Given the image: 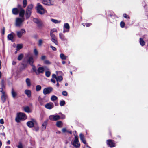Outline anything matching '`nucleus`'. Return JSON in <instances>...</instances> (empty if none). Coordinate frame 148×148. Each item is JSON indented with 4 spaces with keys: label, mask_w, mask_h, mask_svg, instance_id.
Wrapping results in <instances>:
<instances>
[{
    "label": "nucleus",
    "mask_w": 148,
    "mask_h": 148,
    "mask_svg": "<svg viewBox=\"0 0 148 148\" xmlns=\"http://www.w3.org/2000/svg\"><path fill=\"white\" fill-rule=\"evenodd\" d=\"M50 36L51 37V38H56L55 35L53 33H50Z\"/></svg>",
    "instance_id": "c03bdc74"
},
{
    "label": "nucleus",
    "mask_w": 148,
    "mask_h": 148,
    "mask_svg": "<svg viewBox=\"0 0 148 148\" xmlns=\"http://www.w3.org/2000/svg\"><path fill=\"white\" fill-rule=\"evenodd\" d=\"M84 148H91V147L86 144L84 146Z\"/></svg>",
    "instance_id": "13d9d810"
},
{
    "label": "nucleus",
    "mask_w": 148,
    "mask_h": 148,
    "mask_svg": "<svg viewBox=\"0 0 148 148\" xmlns=\"http://www.w3.org/2000/svg\"><path fill=\"white\" fill-rule=\"evenodd\" d=\"M44 63L47 64H51L50 62L48 60H45L44 61Z\"/></svg>",
    "instance_id": "09e8293b"
},
{
    "label": "nucleus",
    "mask_w": 148,
    "mask_h": 148,
    "mask_svg": "<svg viewBox=\"0 0 148 148\" xmlns=\"http://www.w3.org/2000/svg\"><path fill=\"white\" fill-rule=\"evenodd\" d=\"M65 104V101L64 100L61 101L60 103V105L61 106H64Z\"/></svg>",
    "instance_id": "a19ab883"
},
{
    "label": "nucleus",
    "mask_w": 148,
    "mask_h": 148,
    "mask_svg": "<svg viewBox=\"0 0 148 148\" xmlns=\"http://www.w3.org/2000/svg\"><path fill=\"white\" fill-rule=\"evenodd\" d=\"M52 77L53 78H55L56 79L57 78V77L56 75L55 74H53L52 75Z\"/></svg>",
    "instance_id": "0e129e2a"
},
{
    "label": "nucleus",
    "mask_w": 148,
    "mask_h": 148,
    "mask_svg": "<svg viewBox=\"0 0 148 148\" xmlns=\"http://www.w3.org/2000/svg\"><path fill=\"white\" fill-rule=\"evenodd\" d=\"M62 94L63 96H67V95H68L67 92L66 91H63L62 92Z\"/></svg>",
    "instance_id": "49530a36"
},
{
    "label": "nucleus",
    "mask_w": 148,
    "mask_h": 148,
    "mask_svg": "<svg viewBox=\"0 0 148 148\" xmlns=\"http://www.w3.org/2000/svg\"><path fill=\"white\" fill-rule=\"evenodd\" d=\"M5 32V28L4 27H3V28L2 30L1 31V33L2 35H4V34Z\"/></svg>",
    "instance_id": "5fc2aeb1"
},
{
    "label": "nucleus",
    "mask_w": 148,
    "mask_h": 148,
    "mask_svg": "<svg viewBox=\"0 0 148 148\" xmlns=\"http://www.w3.org/2000/svg\"><path fill=\"white\" fill-rule=\"evenodd\" d=\"M24 111L27 112L29 113L30 112V110L28 106H26L24 108Z\"/></svg>",
    "instance_id": "c756f323"
},
{
    "label": "nucleus",
    "mask_w": 148,
    "mask_h": 148,
    "mask_svg": "<svg viewBox=\"0 0 148 148\" xmlns=\"http://www.w3.org/2000/svg\"><path fill=\"white\" fill-rule=\"evenodd\" d=\"M51 21L55 23H59L61 22V21H58L57 20L51 19Z\"/></svg>",
    "instance_id": "473e14b6"
},
{
    "label": "nucleus",
    "mask_w": 148,
    "mask_h": 148,
    "mask_svg": "<svg viewBox=\"0 0 148 148\" xmlns=\"http://www.w3.org/2000/svg\"><path fill=\"white\" fill-rule=\"evenodd\" d=\"M41 87L40 85H38L36 87V90L37 91H38L40 90Z\"/></svg>",
    "instance_id": "e433bc0d"
},
{
    "label": "nucleus",
    "mask_w": 148,
    "mask_h": 148,
    "mask_svg": "<svg viewBox=\"0 0 148 148\" xmlns=\"http://www.w3.org/2000/svg\"><path fill=\"white\" fill-rule=\"evenodd\" d=\"M27 3V0H23V7L25 8L26 6Z\"/></svg>",
    "instance_id": "f704fd0d"
},
{
    "label": "nucleus",
    "mask_w": 148,
    "mask_h": 148,
    "mask_svg": "<svg viewBox=\"0 0 148 148\" xmlns=\"http://www.w3.org/2000/svg\"><path fill=\"white\" fill-rule=\"evenodd\" d=\"M36 8L37 12L40 14L42 15L47 12V11L40 3H37Z\"/></svg>",
    "instance_id": "f03ea898"
},
{
    "label": "nucleus",
    "mask_w": 148,
    "mask_h": 148,
    "mask_svg": "<svg viewBox=\"0 0 148 148\" xmlns=\"http://www.w3.org/2000/svg\"><path fill=\"white\" fill-rule=\"evenodd\" d=\"M60 57L62 60H65L66 59L67 57L64 54L61 53L60 55Z\"/></svg>",
    "instance_id": "7c9ffc66"
},
{
    "label": "nucleus",
    "mask_w": 148,
    "mask_h": 148,
    "mask_svg": "<svg viewBox=\"0 0 148 148\" xmlns=\"http://www.w3.org/2000/svg\"><path fill=\"white\" fill-rule=\"evenodd\" d=\"M51 81L54 83H55L56 82V80L52 79H51Z\"/></svg>",
    "instance_id": "774afa93"
},
{
    "label": "nucleus",
    "mask_w": 148,
    "mask_h": 148,
    "mask_svg": "<svg viewBox=\"0 0 148 148\" xmlns=\"http://www.w3.org/2000/svg\"><path fill=\"white\" fill-rule=\"evenodd\" d=\"M79 138L82 141L84 144H86V142L85 140L84 135L83 134L81 133L79 134Z\"/></svg>",
    "instance_id": "a211bd4d"
},
{
    "label": "nucleus",
    "mask_w": 148,
    "mask_h": 148,
    "mask_svg": "<svg viewBox=\"0 0 148 148\" xmlns=\"http://www.w3.org/2000/svg\"><path fill=\"white\" fill-rule=\"evenodd\" d=\"M45 106L47 109H51L53 108L54 105L52 103L50 102L46 104Z\"/></svg>",
    "instance_id": "f8f14e48"
},
{
    "label": "nucleus",
    "mask_w": 148,
    "mask_h": 148,
    "mask_svg": "<svg viewBox=\"0 0 148 148\" xmlns=\"http://www.w3.org/2000/svg\"><path fill=\"white\" fill-rule=\"evenodd\" d=\"M14 34L13 33L8 34L7 36L8 39L12 41L14 38Z\"/></svg>",
    "instance_id": "5701e85b"
},
{
    "label": "nucleus",
    "mask_w": 148,
    "mask_h": 148,
    "mask_svg": "<svg viewBox=\"0 0 148 148\" xmlns=\"http://www.w3.org/2000/svg\"><path fill=\"white\" fill-rule=\"evenodd\" d=\"M11 94L12 96V97L14 98H15L16 96L17 95V94L16 93L14 90L13 88L12 89V91H11Z\"/></svg>",
    "instance_id": "bb28decb"
},
{
    "label": "nucleus",
    "mask_w": 148,
    "mask_h": 148,
    "mask_svg": "<svg viewBox=\"0 0 148 148\" xmlns=\"http://www.w3.org/2000/svg\"><path fill=\"white\" fill-rule=\"evenodd\" d=\"M49 119L51 121H56L60 119V116L58 115H51L49 116Z\"/></svg>",
    "instance_id": "0eeeda50"
},
{
    "label": "nucleus",
    "mask_w": 148,
    "mask_h": 148,
    "mask_svg": "<svg viewBox=\"0 0 148 148\" xmlns=\"http://www.w3.org/2000/svg\"><path fill=\"white\" fill-rule=\"evenodd\" d=\"M33 21L37 24L38 26L40 28L42 27L43 26V24L40 20L36 18H34Z\"/></svg>",
    "instance_id": "423d86ee"
},
{
    "label": "nucleus",
    "mask_w": 148,
    "mask_h": 148,
    "mask_svg": "<svg viewBox=\"0 0 148 148\" xmlns=\"http://www.w3.org/2000/svg\"><path fill=\"white\" fill-rule=\"evenodd\" d=\"M34 54L36 56H37L38 54V51H37V50L36 49H35L34 50Z\"/></svg>",
    "instance_id": "603ef678"
},
{
    "label": "nucleus",
    "mask_w": 148,
    "mask_h": 148,
    "mask_svg": "<svg viewBox=\"0 0 148 148\" xmlns=\"http://www.w3.org/2000/svg\"><path fill=\"white\" fill-rule=\"evenodd\" d=\"M39 127L38 126H34L33 129V130L36 131H38L39 130Z\"/></svg>",
    "instance_id": "a18cd8bd"
},
{
    "label": "nucleus",
    "mask_w": 148,
    "mask_h": 148,
    "mask_svg": "<svg viewBox=\"0 0 148 148\" xmlns=\"http://www.w3.org/2000/svg\"><path fill=\"white\" fill-rule=\"evenodd\" d=\"M36 122L35 120L33 119L32 121L27 123V125L29 127L31 128L34 127L35 124H36Z\"/></svg>",
    "instance_id": "9b49d317"
},
{
    "label": "nucleus",
    "mask_w": 148,
    "mask_h": 148,
    "mask_svg": "<svg viewBox=\"0 0 148 148\" xmlns=\"http://www.w3.org/2000/svg\"><path fill=\"white\" fill-rule=\"evenodd\" d=\"M64 30L63 33H65L66 32H69L70 29V26L67 23H65L64 25Z\"/></svg>",
    "instance_id": "1a4fd4ad"
},
{
    "label": "nucleus",
    "mask_w": 148,
    "mask_h": 148,
    "mask_svg": "<svg viewBox=\"0 0 148 148\" xmlns=\"http://www.w3.org/2000/svg\"><path fill=\"white\" fill-rule=\"evenodd\" d=\"M46 57L45 56H42L41 57V59L42 60H44L46 59Z\"/></svg>",
    "instance_id": "4d7b16f0"
},
{
    "label": "nucleus",
    "mask_w": 148,
    "mask_h": 148,
    "mask_svg": "<svg viewBox=\"0 0 148 148\" xmlns=\"http://www.w3.org/2000/svg\"><path fill=\"white\" fill-rule=\"evenodd\" d=\"M23 57V55L22 54H20L18 57V60H21Z\"/></svg>",
    "instance_id": "58836bf2"
},
{
    "label": "nucleus",
    "mask_w": 148,
    "mask_h": 148,
    "mask_svg": "<svg viewBox=\"0 0 148 148\" xmlns=\"http://www.w3.org/2000/svg\"><path fill=\"white\" fill-rule=\"evenodd\" d=\"M42 2L44 5L50 6L53 5V2L50 0H41Z\"/></svg>",
    "instance_id": "9d476101"
},
{
    "label": "nucleus",
    "mask_w": 148,
    "mask_h": 148,
    "mask_svg": "<svg viewBox=\"0 0 148 148\" xmlns=\"http://www.w3.org/2000/svg\"><path fill=\"white\" fill-rule=\"evenodd\" d=\"M56 81H61L63 80V78L61 76H58L56 79Z\"/></svg>",
    "instance_id": "72a5a7b5"
},
{
    "label": "nucleus",
    "mask_w": 148,
    "mask_h": 148,
    "mask_svg": "<svg viewBox=\"0 0 148 148\" xmlns=\"http://www.w3.org/2000/svg\"><path fill=\"white\" fill-rule=\"evenodd\" d=\"M24 93L27 95L28 97L29 98L31 97V92L30 90L27 89L25 90Z\"/></svg>",
    "instance_id": "412c9836"
},
{
    "label": "nucleus",
    "mask_w": 148,
    "mask_h": 148,
    "mask_svg": "<svg viewBox=\"0 0 148 148\" xmlns=\"http://www.w3.org/2000/svg\"><path fill=\"white\" fill-rule=\"evenodd\" d=\"M140 43L142 46H144L145 44V42L144 41L143 39L142 38H140Z\"/></svg>",
    "instance_id": "c85d7f7f"
},
{
    "label": "nucleus",
    "mask_w": 148,
    "mask_h": 148,
    "mask_svg": "<svg viewBox=\"0 0 148 148\" xmlns=\"http://www.w3.org/2000/svg\"><path fill=\"white\" fill-rule=\"evenodd\" d=\"M27 86L29 87L31 85V82L30 79L29 78H27L25 80Z\"/></svg>",
    "instance_id": "a878e982"
},
{
    "label": "nucleus",
    "mask_w": 148,
    "mask_h": 148,
    "mask_svg": "<svg viewBox=\"0 0 148 148\" xmlns=\"http://www.w3.org/2000/svg\"><path fill=\"white\" fill-rule=\"evenodd\" d=\"M43 42V40L41 39H40L38 41V45L39 46H41Z\"/></svg>",
    "instance_id": "4c0bfd02"
},
{
    "label": "nucleus",
    "mask_w": 148,
    "mask_h": 148,
    "mask_svg": "<svg viewBox=\"0 0 148 148\" xmlns=\"http://www.w3.org/2000/svg\"><path fill=\"white\" fill-rule=\"evenodd\" d=\"M12 14L15 15H17L19 12V10L17 8H14L12 9Z\"/></svg>",
    "instance_id": "aec40b11"
},
{
    "label": "nucleus",
    "mask_w": 148,
    "mask_h": 148,
    "mask_svg": "<svg viewBox=\"0 0 148 148\" xmlns=\"http://www.w3.org/2000/svg\"><path fill=\"white\" fill-rule=\"evenodd\" d=\"M72 144L75 148H79L80 146V144L78 140V136H75V139Z\"/></svg>",
    "instance_id": "20e7f679"
},
{
    "label": "nucleus",
    "mask_w": 148,
    "mask_h": 148,
    "mask_svg": "<svg viewBox=\"0 0 148 148\" xmlns=\"http://www.w3.org/2000/svg\"><path fill=\"white\" fill-rule=\"evenodd\" d=\"M44 71V68L43 67H39L37 71V74H39L40 73H43Z\"/></svg>",
    "instance_id": "4be33fe9"
},
{
    "label": "nucleus",
    "mask_w": 148,
    "mask_h": 148,
    "mask_svg": "<svg viewBox=\"0 0 148 148\" xmlns=\"http://www.w3.org/2000/svg\"><path fill=\"white\" fill-rule=\"evenodd\" d=\"M27 62L31 65H33L34 62L33 57H29L27 60Z\"/></svg>",
    "instance_id": "6ab92c4d"
},
{
    "label": "nucleus",
    "mask_w": 148,
    "mask_h": 148,
    "mask_svg": "<svg viewBox=\"0 0 148 148\" xmlns=\"http://www.w3.org/2000/svg\"><path fill=\"white\" fill-rule=\"evenodd\" d=\"M51 75V73L49 71H46L45 72V75L47 77H49Z\"/></svg>",
    "instance_id": "ea45409f"
},
{
    "label": "nucleus",
    "mask_w": 148,
    "mask_h": 148,
    "mask_svg": "<svg viewBox=\"0 0 148 148\" xmlns=\"http://www.w3.org/2000/svg\"><path fill=\"white\" fill-rule=\"evenodd\" d=\"M0 92H1L3 94V93H6L4 91H3V88H0Z\"/></svg>",
    "instance_id": "bf43d9fd"
},
{
    "label": "nucleus",
    "mask_w": 148,
    "mask_h": 148,
    "mask_svg": "<svg viewBox=\"0 0 148 148\" xmlns=\"http://www.w3.org/2000/svg\"><path fill=\"white\" fill-rule=\"evenodd\" d=\"M39 102V103L42 106L43 105V104L44 103L43 101V99H42V100H41Z\"/></svg>",
    "instance_id": "864d4df0"
},
{
    "label": "nucleus",
    "mask_w": 148,
    "mask_h": 148,
    "mask_svg": "<svg viewBox=\"0 0 148 148\" xmlns=\"http://www.w3.org/2000/svg\"><path fill=\"white\" fill-rule=\"evenodd\" d=\"M33 8L32 4H30L27 7L26 11L25 12V16L27 19H28L30 16L31 14V11Z\"/></svg>",
    "instance_id": "7ed1b4c3"
},
{
    "label": "nucleus",
    "mask_w": 148,
    "mask_h": 148,
    "mask_svg": "<svg viewBox=\"0 0 148 148\" xmlns=\"http://www.w3.org/2000/svg\"><path fill=\"white\" fill-rule=\"evenodd\" d=\"M57 30L56 29L54 28L51 29L50 32V33H53V32H57Z\"/></svg>",
    "instance_id": "8fccbe9b"
},
{
    "label": "nucleus",
    "mask_w": 148,
    "mask_h": 148,
    "mask_svg": "<svg viewBox=\"0 0 148 148\" xmlns=\"http://www.w3.org/2000/svg\"><path fill=\"white\" fill-rule=\"evenodd\" d=\"M27 116L24 113H19L17 114L15 120L17 122L19 123L21 121L25 120Z\"/></svg>",
    "instance_id": "f257e3e1"
},
{
    "label": "nucleus",
    "mask_w": 148,
    "mask_h": 148,
    "mask_svg": "<svg viewBox=\"0 0 148 148\" xmlns=\"http://www.w3.org/2000/svg\"><path fill=\"white\" fill-rule=\"evenodd\" d=\"M60 38L62 41H65L66 40L65 38V36L62 33H60L59 34Z\"/></svg>",
    "instance_id": "b1692460"
},
{
    "label": "nucleus",
    "mask_w": 148,
    "mask_h": 148,
    "mask_svg": "<svg viewBox=\"0 0 148 148\" xmlns=\"http://www.w3.org/2000/svg\"><path fill=\"white\" fill-rule=\"evenodd\" d=\"M48 120H47L44 121L43 123L41 126V127L42 130H45L46 128V126L47 125Z\"/></svg>",
    "instance_id": "f3484780"
},
{
    "label": "nucleus",
    "mask_w": 148,
    "mask_h": 148,
    "mask_svg": "<svg viewBox=\"0 0 148 148\" xmlns=\"http://www.w3.org/2000/svg\"><path fill=\"white\" fill-rule=\"evenodd\" d=\"M58 99L57 97L55 95H53L51 96V100L52 101H56Z\"/></svg>",
    "instance_id": "c9c22d12"
},
{
    "label": "nucleus",
    "mask_w": 148,
    "mask_h": 148,
    "mask_svg": "<svg viewBox=\"0 0 148 148\" xmlns=\"http://www.w3.org/2000/svg\"><path fill=\"white\" fill-rule=\"evenodd\" d=\"M25 33V31L24 29H21L20 31H18L17 32V36L19 38H21L23 33Z\"/></svg>",
    "instance_id": "2eb2a0df"
},
{
    "label": "nucleus",
    "mask_w": 148,
    "mask_h": 148,
    "mask_svg": "<svg viewBox=\"0 0 148 148\" xmlns=\"http://www.w3.org/2000/svg\"><path fill=\"white\" fill-rule=\"evenodd\" d=\"M25 18H17L15 20V25L17 27H20L22 23L24 21Z\"/></svg>",
    "instance_id": "39448f33"
},
{
    "label": "nucleus",
    "mask_w": 148,
    "mask_h": 148,
    "mask_svg": "<svg viewBox=\"0 0 148 148\" xmlns=\"http://www.w3.org/2000/svg\"><path fill=\"white\" fill-rule=\"evenodd\" d=\"M123 16L124 18L127 19H129L130 18V17L128 16L126 14H123Z\"/></svg>",
    "instance_id": "3c124183"
},
{
    "label": "nucleus",
    "mask_w": 148,
    "mask_h": 148,
    "mask_svg": "<svg viewBox=\"0 0 148 148\" xmlns=\"http://www.w3.org/2000/svg\"><path fill=\"white\" fill-rule=\"evenodd\" d=\"M65 118V116L62 114H61V116L60 117V119H64Z\"/></svg>",
    "instance_id": "680f3d73"
},
{
    "label": "nucleus",
    "mask_w": 148,
    "mask_h": 148,
    "mask_svg": "<svg viewBox=\"0 0 148 148\" xmlns=\"http://www.w3.org/2000/svg\"><path fill=\"white\" fill-rule=\"evenodd\" d=\"M18 148H23L22 144L21 142L19 143V145L17 146Z\"/></svg>",
    "instance_id": "37998d69"
},
{
    "label": "nucleus",
    "mask_w": 148,
    "mask_h": 148,
    "mask_svg": "<svg viewBox=\"0 0 148 148\" xmlns=\"http://www.w3.org/2000/svg\"><path fill=\"white\" fill-rule=\"evenodd\" d=\"M19 16L21 17V18H25L24 17V15L25 13V11L22 8H20V10H19Z\"/></svg>",
    "instance_id": "ddd939ff"
},
{
    "label": "nucleus",
    "mask_w": 148,
    "mask_h": 148,
    "mask_svg": "<svg viewBox=\"0 0 148 148\" xmlns=\"http://www.w3.org/2000/svg\"><path fill=\"white\" fill-rule=\"evenodd\" d=\"M56 125L58 127L61 128L62 127L63 123L61 121H59L56 122Z\"/></svg>",
    "instance_id": "393cba45"
},
{
    "label": "nucleus",
    "mask_w": 148,
    "mask_h": 148,
    "mask_svg": "<svg viewBox=\"0 0 148 148\" xmlns=\"http://www.w3.org/2000/svg\"><path fill=\"white\" fill-rule=\"evenodd\" d=\"M51 41L54 43L55 45H58V43L57 41V38H51Z\"/></svg>",
    "instance_id": "cd10ccee"
},
{
    "label": "nucleus",
    "mask_w": 148,
    "mask_h": 148,
    "mask_svg": "<svg viewBox=\"0 0 148 148\" xmlns=\"http://www.w3.org/2000/svg\"><path fill=\"white\" fill-rule=\"evenodd\" d=\"M23 47V45L22 44H18L17 45L16 47V50L18 51L20 49H21Z\"/></svg>",
    "instance_id": "2f4dec72"
},
{
    "label": "nucleus",
    "mask_w": 148,
    "mask_h": 148,
    "mask_svg": "<svg viewBox=\"0 0 148 148\" xmlns=\"http://www.w3.org/2000/svg\"><path fill=\"white\" fill-rule=\"evenodd\" d=\"M92 25L91 23H88L85 24V25L87 27H89Z\"/></svg>",
    "instance_id": "052dcab7"
},
{
    "label": "nucleus",
    "mask_w": 148,
    "mask_h": 148,
    "mask_svg": "<svg viewBox=\"0 0 148 148\" xmlns=\"http://www.w3.org/2000/svg\"><path fill=\"white\" fill-rule=\"evenodd\" d=\"M53 88L51 87L45 88L43 89V93L45 95L49 94L51 92Z\"/></svg>",
    "instance_id": "6e6552de"
},
{
    "label": "nucleus",
    "mask_w": 148,
    "mask_h": 148,
    "mask_svg": "<svg viewBox=\"0 0 148 148\" xmlns=\"http://www.w3.org/2000/svg\"><path fill=\"white\" fill-rule=\"evenodd\" d=\"M31 66L32 67V69H33V71L34 72H35L37 74V72L36 71V67L35 66H34L33 64Z\"/></svg>",
    "instance_id": "79ce46f5"
},
{
    "label": "nucleus",
    "mask_w": 148,
    "mask_h": 148,
    "mask_svg": "<svg viewBox=\"0 0 148 148\" xmlns=\"http://www.w3.org/2000/svg\"><path fill=\"white\" fill-rule=\"evenodd\" d=\"M50 47L52 49V50L53 51H56V49L55 47L53 46L52 45H51L50 46Z\"/></svg>",
    "instance_id": "6e6d98bb"
},
{
    "label": "nucleus",
    "mask_w": 148,
    "mask_h": 148,
    "mask_svg": "<svg viewBox=\"0 0 148 148\" xmlns=\"http://www.w3.org/2000/svg\"><path fill=\"white\" fill-rule=\"evenodd\" d=\"M43 99L42 98H41L40 96H39L38 97V101L42 100Z\"/></svg>",
    "instance_id": "69168bd1"
},
{
    "label": "nucleus",
    "mask_w": 148,
    "mask_h": 148,
    "mask_svg": "<svg viewBox=\"0 0 148 148\" xmlns=\"http://www.w3.org/2000/svg\"><path fill=\"white\" fill-rule=\"evenodd\" d=\"M66 129L65 128H63V129H62V131L63 132H66Z\"/></svg>",
    "instance_id": "338daca9"
},
{
    "label": "nucleus",
    "mask_w": 148,
    "mask_h": 148,
    "mask_svg": "<svg viewBox=\"0 0 148 148\" xmlns=\"http://www.w3.org/2000/svg\"><path fill=\"white\" fill-rule=\"evenodd\" d=\"M4 121L3 119H1L0 120V123L2 124H3L4 123Z\"/></svg>",
    "instance_id": "e2e57ef3"
},
{
    "label": "nucleus",
    "mask_w": 148,
    "mask_h": 148,
    "mask_svg": "<svg viewBox=\"0 0 148 148\" xmlns=\"http://www.w3.org/2000/svg\"><path fill=\"white\" fill-rule=\"evenodd\" d=\"M7 98V95L6 93H3V94L1 96V99L3 103H4L6 99Z\"/></svg>",
    "instance_id": "dca6fc26"
},
{
    "label": "nucleus",
    "mask_w": 148,
    "mask_h": 148,
    "mask_svg": "<svg viewBox=\"0 0 148 148\" xmlns=\"http://www.w3.org/2000/svg\"><path fill=\"white\" fill-rule=\"evenodd\" d=\"M107 143L108 145L111 147H114L115 146V144L111 140H108L107 141Z\"/></svg>",
    "instance_id": "4468645a"
},
{
    "label": "nucleus",
    "mask_w": 148,
    "mask_h": 148,
    "mask_svg": "<svg viewBox=\"0 0 148 148\" xmlns=\"http://www.w3.org/2000/svg\"><path fill=\"white\" fill-rule=\"evenodd\" d=\"M120 25L121 27L122 28H123L124 27L125 24L123 22L121 21L120 23Z\"/></svg>",
    "instance_id": "de8ad7c7"
}]
</instances>
